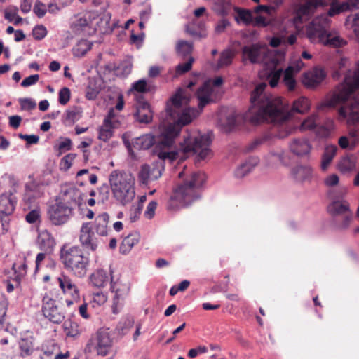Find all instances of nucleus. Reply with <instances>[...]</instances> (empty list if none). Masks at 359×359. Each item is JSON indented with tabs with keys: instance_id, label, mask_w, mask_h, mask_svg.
I'll list each match as a JSON object with an SVG mask.
<instances>
[{
	"instance_id": "obj_37",
	"label": "nucleus",
	"mask_w": 359,
	"mask_h": 359,
	"mask_svg": "<svg viewBox=\"0 0 359 359\" xmlns=\"http://www.w3.org/2000/svg\"><path fill=\"white\" fill-rule=\"evenodd\" d=\"M234 19L238 25H247V8L234 7Z\"/></svg>"
},
{
	"instance_id": "obj_44",
	"label": "nucleus",
	"mask_w": 359,
	"mask_h": 359,
	"mask_svg": "<svg viewBox=\"0 0 359 359\" xmlns=\"http://www.w3.org/2000/svg\"><path fill=\"white\" fill-rule=\"evenodd\" d=\"M18 102L22 110L31 111L36 108V103L34 100L29 97L20 98Z\"/></svg>"
},
{
	"instance_id": "obj_64",
	"label": "nucleus",
	"mask_w": 359,
	"mask_h": 359,
	"mask_svg": "<svg viewBox=\"0 0 359 359\" xmlns=\"http://www.w3.org/2000/svg\"><path fill=\"white\" fill-rule=\"evenodd\" d=\"M339 177L337 174H332L325 180V184L328 187L336 186L339 183Z\"/></svg>"
},
{
	"instance_id": "obj_49",
	"label": "nucleus",
	"mask_w": 359,
	"mask_h": 359,
	"mask_svg": "<svg viewBox=\"0 0 359 359\" xmlns=\"http://www.w3.org/2000/svg\"><path fill=\"white\" fill-rule=\"evenodd\" d=\"M137 106L135 111L151 109L149 103L144 100L142 95H135Z\"/></svg>"
},
{
	"instance_id": "obj_61",
	"label": "nucleus",
	"mask_w": 359,
	"mask_h": 359,
	"mask_svg": "<svg viewBox=\"0 0 359 359\" xmlns=\"http://www.w3.org/2000/svg\"><path fill=\"white\" fill-rule=\"evenodd\" d=\"M347 62V60L346 58H341L339 62H338V69L334 71L333 74H332V77L334 79H339L342 73H341V69L345 67L346 66V63Z\"/></svg>"
},
{
	"instance_id": "obj_45",
	"label": "nucleus",
	"mask_w": 359,
	"mask_h": 359,
	"mask_svg": "<svg viewBox=\"0 0 359 359\" xmlns=\"http://www.w3.org/2000/svg\"><path fill=\"white\" fill-rule=\"evenodd\" d=\"M33 12L39 18H43L47 13L46 4L40 0H36L34 5Z\"/></svg>"
},
{
	"instance_id": "obj_57",
	"label": "nucleus",
	"mask_w": 359,
	"mask_h": 359,
	"mask_svg": "<svg viewBox=\"0 0 359 359\" xmlns=\"http://www.w3.org/2000/svg\"><path fill=\"white\" fill-rule=\"evenodd\" d=\"M157 205V202L155 201H151L149 203L147 207V210L144 212V216L147 218L151 219L154 217Z\"/></svg>"
},
{
	"instance_id": "obj_21",
	"label": "nucleus",
	"mask_w": 359,
	"mask_h": 359,
	"mask_svg": "<svg viewBox=\"0 0 359 359\" xmlns=\"http://www.w3.org/2000/svg\"><path fill=\"white\" fill-rule=\"evenodd\" d=\"M57 281L64 293L70 292L74 299L79 298V290L69 276L62 274L61 276L57 278Z\"/></svg>"
},
{
	"instance_id": "obj_24",
	"label": "nucleus",
	"mask_w": 359,
	"mask_h": 359,
	"mask_svg": "<svg viewBox=\"0 0 359 359\" xmlns=\"http://www.w3.org/2000/svg\"><path fill=\"white\" fill-rule=\"evenodd\" d=\"M337 147L335 145H327L321 157L320 168L323 171H326L335 156Z\"/></svg>"
},
{
	"instance_id": "obj_56",
	"label": "nucleus",
	"mask_w": 359,
	"mask_h": 359,
	"mask_svg": "<svg viewBox=\"0 0 359 359\" xmlns=\"http://www.w3.org/2000/svg\"><path fill=\"white\" fill-rule=\"evenodd\" d=\"M39 79V74H32L27 77H25L21 82L20 85L22 87L27 88L30 86L36 84Z\"/></svg>"
},
{
	"instance_id": "obj_5",
	"label": "nucleus",
	"mask_w": 359,
	"mask_h": 359,
	"mask_svg": "<svg viewBox=\"0 0 359 359\" xmlns=\"http://www.w3.org/2000/svg\"><path fill=\"white\" fill-rule=\"evenodd\" d=\"M339 107L341 120L348 126H359V62L354 69H348L343 82L339 85L332 98L321 103L318 111Z\"/></svg>"
},
{
	"instance_id": "obj_29",
	"label": "nucleus",
	"mask_w": 359,
	"mask_h": 359,
	"mask_svg": "<svg viewBox=\"0 0 359 359\" xmlns=\"http://www.w3.org/2000/svg\"><path fill=\"white\" fill-rule=\"evenodd\" d=\"M356 166V158L353 155L346 156L338 163V169L343 173L353 170Z\"/></svg>"
},
{
	"instance_id": "obj_23",
	"label": "nucleus",
	"mask_w": 359,
	"mask_h": 359,
	"mask_svg": "<svg viewBox=\"0 0 359 359\" xmlns=\"http://www.w3.org/2000/svg\"><path fill=\"white\" fill-rule=\"evenodd\" d=\"M312 170L309 166L297 165L291 170L293 179L299 182H304L311 177Z\"/></svg>"
},
{
	"instance_id": "obj_26",
	"label": "nucleus",
	"mask_w": 359,
	"mask_h": 359,
	"mask_svg": "<svg viewBox=\"0 0 359 359\" xmlns=\"http://www.w3.org/2000/svg\"><path fill=\"white\" fill-rule=\"evenodd\" d=\"M38 239L39 241L40 249L46 253H51L55 245V240L48 231L42 232L39 234Z\"/></svg>"
},
{
	"instance_id": "obj_14",
	"label": "nucleus",
	"mask_w": 359,
	"mask_h": 359,
	"mask_svg": "<svg viewBox=\"0 0 359 359\" xmlns=\"http://www.w3.org/2000/svg\"><path fill=\"white\" fill-rule=\"evenodd\" d=\"M83 194L75 187H69L65 189H62L60 196L56 197L58 201L64 206L71 208V212H73L74 209L76 206L82 204Z\"/></svg>"
},
{
	"instance_id": "obj_28",
	"label": "nucleus",
	"mask_w": 359,
	"mask_h": 359,
	"mask_svg": "<svg viewBox=\"0 0 359 359\" xmlns=\"http://www.w3.org/2000/svg\"><path fill=\"white\" fill-rule=\"evenodd\" d=\"M109 220V215L107 212L99 215L95 220V231L96 233L102 236L107 235V224Z\"/></svg>"
},
{
	"instance_id": "obj_12",
	"label": "nucleus",
	"mask_w": 359,
	"mask_h": 359,
	"mask_svg": "<svg viewBox=\"0 0 359 359\" xmlns=\"http://www.w3.org/2000/svg\"><path fill=\"white\" fill-rule=\"evenodd\" d=\"M241 53L242 60L244 64L247 62V44L240 41H233L231 44V48L223 50L219 58L215 65V69L219 70L223 67L229 66L236 54Z\"/></svg>"
},
{
	"instance_id": "obj_58",
	"label": "nucleus",
	"mask_w": 359,
	"mask_h": 359,
	"mask_svg": "<svg viewBox=\"0 0 359 359\" xmlns=\"http://www.w3.org/2000/svg\"><path fill=\"white\" fill-rule=\"evenodd\" d=\"M271 136H262L256 138L250 144H248V152L256 149L260 144L266 142Z\"/></svg>"
},
{
	"instance_id": "obj_53",
	"label": "nucleus",
	"mask_w": 359,
	"mask_h": 359,
	"mask_svg": "<svg viewBox=\"0 0 359 359\" xmlns=\"http://www.w3.org/2000/svg\"><path fill=\"white\" fill-rule=\"evenodd\" d=\"M247 175V159L243 161L235 170L234 177L242 179Z\"/></svg>"
},
{
	"instance_id": "obj_46",
	"label": "nucleus",
	"mask_w": 359,
	"mask_h": 359,
	"mask_svg": "<svg viewBox=\"0 0 359 359\" xmlns=\"http://www.w3.org/2000/svg\"><path fill=\"white\" fill-rule=\"evenodd\" d=\"M97 346L109 348L111 346V341L107 333H97Z\"/></svg>"
},
{
	"instance_id": "obj_32",
	"label": "nucleus",
	"mask_w": 359,
	"mask_h": 359,
	"mask_svg": "<svg viewBox=\"0 0 359 359\" xmlns=\"http://www.w3.org/2000/svg\"><path fill=\"white\" fill-rule=\"evenodd\" d=\"M79 110L77 107H74L73 109H68L63 115L62 121L65 126H72L77 121L79 116Z\"/></svg>"
},
{
	"instance_id": "obj_48",
	"label": "nucleus",
	"mask_w": 359,
	"mask_h": 359,
	"mask_svg": "<svg viewBox=\"0 0 359 359\" xmlns=\"http://www.w3.org/2000/svg\"><path fill=\"white\" fill-rule=\"evenodd\" d=\"M349 136H340L339 139V145L342 149H353L356 145V140H350Z\"/></svg>"
},
{
	"instance_id": "obj_20",
	"label": "nucleus",
	"mask_w": 359,
	"mask_h": 359,
	"mask_svg": "<svg viewBox=\"0 0 359 359\" xmlns=\"http://www.w3.org/2000/svg\"><path fill=\"white\" fill-rule=\"evenodd\" d=\"M120 124V121L116 118L114 109L110 108L104 118L103 124L100 128L98 135H103L104 132L112 135L114 129L118 128Z\"/></svg>"
},
{
	"instance_id": "obj_38",
	"label": "nucleus",
	"mask_w": 359,
	"mask_h": 359,
	"mask_svg": "<svg viewBox=\"0 0 359 359\" xmlns=\"http://www.w3.org/2000/svg\"><path fill=\"white\" fill-rule=\"evenodd\" d=\"M346 25H351L353 28L355 36L359 41V13L348 16L346 19Z\"/></svg>"
},
{
	"instance_id": "obj_7",
	"label": "nucleus",
	"mask_w": 359,
	"mask_h": 359,
	"mask_svg": "<svg viewBox=\"0 0 359 359\" xmlns=\"http://www.w3.org/2000/svg\"><path fill=\"white\" fill-rule=\"evenodd\" d=\"M327 23L319 18L313 20L306 27V36L311 43H321L325 46L339 48L346 44V41L339 35L327 29Z\"/></svg>"
},
{
	"instance_id": "obj_30",
	"label": "nucleus",
	"mask_w": 359,
	"mask_h": 359,
	"mask_svg": "<svg viewBox=\"0 0 359 359\" xmlns=\"http://www.w3.org/2000/svg\"><path fill=\"white\" fill-rule=\"evenodd\" d=\"M231 6L230 0H215L212 10L218 15L225 17L229 14Z\"/></svg>"
},
{
	"instance_id": "obj_41",
	"label": "nucleus",
	"mask_w": 359,
	"mask_h": 359,
	"mask_svg": "<svg viewBox=\"0 0 359 359\" xmlns=\"http://www.w3.org/2000/svg\"><path fill=\"white\" fill-rule=\"evenodd\" d=\"M71 98V91L67 87H62L58 92V102L66 105Z\"/></svg>"
},
{
	"instance_id": "obj_54",
	"label": "nucleus",
	"mask_w": 359,
	"mask_h": 359,
	"mask_svg": "<svg viewBox=\"0 0 359 359\" xmlns=\"http://www.w3.org/2000/svg\"><path fill=\"white\" fill-rule=\"evenodd\" d=\"M20 348L22 351V356L30 355L32 353V344L29 343L27 339H22V341L20 343Z\"/></svg>"
},
{
	"instance_id": "obj_40",
	"label": "nucleus",
	"mask_w": 359,
	"mask_h": 359,
	"mask_svg": "<svg viewBox=\"0 0 359 359\" xmlns=\"http://www.w3.org/2000/svg\"><path fill=\"white\" fill-rule=\"evenodd\" d=\"M48 31L43 25H37L32 29V35L35 40L41 41L46 37Z\"/></svg>"
},
{
	"instance_id": "obj_25",
	"label": "nucleus",
	"mask_w": 359,
	"mask_h": 359,
	"mask_svg": "<svg viewBox=\"0 0 359 359\" xmlns=\"http://www.w3.org/2000/svg\"><path fill=\"white\" fill-rule=\"evenodd\" d=\"M194 50V43L191 41L179 40L175 46L176 54L183 59L192 57L191 55Z\"/></svg>"
},
{
	"instance_id": "obj_9",
	"label": "nucleus",
	"mask_w": 359,
	"mask_h": 359,
	"mask_svg": "<svg viewBox=\"0 0 359 359\" xmlns=\"http://www.w3.org/2000/svg\"><path fill=\"white\" fill-rule=\"evenodd\" d=\"M60 259L65 268L69 269L77 277L86 276L89 266V257L83 255L79 246H72L65 250V245L60 250Z\"/></svg>"
},
{
	"instance_id": "obj_6",
	"label": "nucleus",
	"mask_w": 359,
	"mask_h": 359,
	"mask_svg": "<svg viewBox=\"0 0 359 359\" xmlns=\"http://www.w3.org/2000/svg\"><path fill=\"white\" fill-rule=\"evenodd\" d=\"M206 176L202 172H194L186 178L182 184H180L174 189V193L170 197L171 202L170 209H175V201H179L184 206L190 205L194 201L201 198L199 189L206 182Z\"/></svg>"
},
{
	"instance_id": "obj_43",
	"label": "nucleus",
	"mask_w": 359,
	"mask_h": 359,
	"mask_svg": "<svg viewBox=\"0 0 359 359\" xmlns=\"http://www.w3.org/2000/svg\"><path fill=\"white\" fill-rule=\"evenodd\" d=\"M75 154H68L65 155L60 161V170L63 171H67L72 166V161L76 157Z\"/></svg>"
},
{
	"instance_id": "obj_17",
	"label": "nucleus",
	"mask_w": 359,
	"mask_h": 359,
	"mask_svg": "<svg viewBox=\"0 0 359 359\" xmlns=\"http://www.w3.org/2000/svg\"><path fill=\"white\" fill-rule=\"evenodd\" d=\"M326 76L323 68L316 67L304 74L302 83L307 88H314L323 82Z\"/></svg>"
},
{
	"instance_id": "obj_19",
	"label": "nucleus",
	"mask_w": 359,
	"mask_h": 359,
	"mask_svg": "<svg viewBox=\"0 0 359 359\" xmlns=\"http://www.w3.org/2000/svg\"><path fill=\"white\" fill-rule=\"evenodd\" d=\"M17 198L13 193H4L0 196V215L9 216L15 210Z\"/></svg>"
},
{
	"instance_id": "obj_16",
	"label": "nucleus",
	"mask_w": 359,
	"mask_h": 359,
	"mask_svg": "<svg viewBox=\"0 0 359 359\" xmlns=\"http://www.w3.org/2000/svg\"><path fill=\"white\" fill-rule=\"evenodd\" d=\"M247 121V113H244L243 116H240L236 112H232L224 118H220L219 124L221 128L226 133H230L236 130L240 126L242 122Z\"/></svg>"
},
{
	"instance_id": "obj_55",
	"label": "nucleus",
	"mask_w": 359,
	"mask_h": 359,
	"mask_svg": "<svg viewBox=\"0 0 359 359\" xmlns=\"http://www.w3.org/2000/svg\"><path fill=\"white\" fill-rule=\"evenodd\" d=\"M134 118L135 121H138L141 123H149L152 120L153 116H149L147 114H142L140 111H135L134 114Z\"/></svg>"
},
{
	"instance_id": "obj_33",
	"label": "nucleus",
	"mask_w": 359,
	"mask_h": 359,
	"mask_svg": "<svg viewBox=\"0 0 359 359\" xmlns=\"http://www.w3.org/2000/svg\"><path fill=\"white\" fill-rule=\"evenodd\" d=\"M92 48V43L87 40L80 41L77 46L73 48V54L76 57H83Z\"/></svg>"
},
{
	"instance_id": "obj_52",
	"label": "nucleus",
	"mask_w": 359,
	"mask_h": 359,
	"mask_svg": "<svg viewBox=\"0 0 359 359\" xmlns=\"http://www.w3.org/2000/svg\"><path fill=\"white\" fill-rule=\"evenodd\" d=\"M40 211L38 209L30 210L25 216V220L29 224H34L40 219Z\"/></svg>"
},
{
	"instance_id": "obj_18",
	"label": "nucleus",
	"mask_w": 359,
	"mask_h": 359,
	"mask_svg": "<svg viewBox=\"0 0 359 359\" xmlns=\"http://www.w3.org/2000/svg\"><path fill=\"white\" fill-rule=\"evenodd\" d=\"M93 236L94 232L92 230L90 223H83L81 228L79 240L84 248L95 251L97 248V242L96 238H93Z\"/></svg>"
},
{
	"instance_id": "obj_60",
	"label": "nucleus",
	"mask_w": 359,
	"mask_h": 359,
	"mask_svg": "<svg viewBox=\"0 0 359 359\" xmlns=\"http://www.w3.org/2000/svg\"><path fill=\"white\" fill-rule=\"evenodd\" d=\"M21 122L22 117L19 115H13L8 117V124L14 129H17L20 126Z\"/></svg>"
},
{
	"instance_id": "obj_27",
	"label": "nucleus",
	"mask_w": 359,
	"mask_h": 359,
	"mask_svg": "<svg viewBox=\"0 0 359 359\" xmlns=\"http://www.w3.org/2000/svg\"><path fill=\"white\" fill-rule=\"evenodd\" d=\"M89 279L94 286L97 287H104L108 281V276L104 269H100L93 273L90 276Z\"/></svg>"
},
{
	"instance_id": "obj_51",
	"label": "nucleus",
	"mask_w": 359,
	"mask_h": 359,
	"mask_svg": "<svg viewBox=\"0 0 359 359\" xmlns=\"http://www.w3.org/2000/svg\"><path fill=\"white\" fill-rule=\"evenodd\" d=\"M231 26V22L226 18L220 19L215 25V32L216 34H219L223 33L226 29Z\"/></svg>"
},
{
	"instance_id": "obj_42",
	"label": "nucleus",
	"mask_w": 359,
	"mask_h": 359,
	"mask_svg": "<svg viewBox=\"0 0 359 359\" xmlns=\"http://www.w3.org/2000/svg\"><path fill=\"white\" fill-rule=\"evenodd\" d=\"M132 69V64L129 61H124L117 65V76H126L128 75Z\"/></svg>"
},
{
	"instance_id": "obj_36",
	"label": "nucleus",
	"mask_w": 359,
	"mask_h": 359,
	"mask_svg": "<svg viewBox=\"0 0 359 359\" xmlns=\"http://www.w3.org/2000/svg\"><path fill=\"white\" fill-rule=\"evenodd\" d=\"M72 147V142L69 138H65L58 144L54 146V150L57 152V156H60L63 153L69 151Z\"/></svg>"
},
{
	"instance_id": "obj_22",
	"label": "nucleus",
	"mask_w": 359,
	"mask_h": 359,
	"mask_svg": "<svg viewBox=\"0 0 359 359\" xmlns=\"http://www.w3.org/2000/svg\"><path fill=\"white\" fill-rule=\"evenodd\" d=\"M130 90L135 92V95H143L144 93H154L156 90V86L149 83L146 79H141L132 84Z\"/></svg>"
},
{
	"instance_id": "obj_13",
	"label": "nucleus",
	"mask_w": 359,
	"mask_h": 359,
	"mask_svg": "<svg viewBox=\"0 0 359 359\" xmlns=\"http://www.w3.org/2000/svg\"><path fill=\"white\" fill-rule=\"evenodd\" d=\"M62 204L58 201V199H55V203L48 208V218L53 225L59 226L65 224L73 215L71 208L64 206Z\"/></svg>"
},
{
	"instance_id": "obj_1",
	"label": "nucleus",
	"mask_w": 359,
	"mask_h": 359,
	"mask_svg": "<svg viewBox=\"0 0 359 359\" xmlns=\"http://www.w3.org/2000/svg\"><path fill=\"white\" fill-rule=\"evenodd\" d=\"M267 84L265 81L257 84L251 93L250 99V107L248 106V122L258 124L261 122H269L282 126L285 130V135L292 133H303L312 130L317 127L329 135L335 128V123L331 118H326L324 123L320 125L318 116L312 114L300 123H294L292 116L294 113L304 114L310 109L308 99L301 97L292 102L290 107L289 103H285L282 98H273L267 95L265 89Z\"/></svg>"
},
{
	"instance_id": "obj_50",
	"label": "nucleus",
	"mask_w": 359,
	"mask_h": 359,
	"mask_svg": "<svg viewBox=\"0 0 359 359\" xmlns=\"http://www.w3.org/2000/svg\"><path fill=\"white\" fill-rule=\"evenodd\" d=\"M150 175V168L147 164H144L141 167L139 172V179L141 183L147 184Z\"/></svg>"
},
{
	"instance_id": "obj_2",
	"label": "nucleus",
	"mask_w": 359,
	"mask_h": 359,
	"mask_svg": "<svg viewBox=\"0 0 359 359\" xmlns=\"http://www.w3.org/2000/svg\"><path fill=\"white\" fill-rule=\"evenodd\" d=\"M123 142L129 154L135 155L133 149L146 150L153 147V154L159 159L177 160L180 154L196 155V161L206 159L212 155L210 146L213 136H184V141L177 144L175 137L177 136H136L130 142V136H121Z\"/></svg>"
},
{
	"instance_id": "obj_15",
	"label": "nucleus",
	"mask_w": 359,
	"mask_h": 359,
	"mask_svg": "<svg viewBox=\"0 0 359 359\" xmlns=\"http://www.w3.org/2000/svg\"><path fill=\"white\" fill-rule=\"evenodd\" d=\"M42 302V312L44 317L53 323H61L65 319V315L55 304V300L46 295Z\"/></svg>"
},
{
	"instance_id": "obj_31",
	"label": "nucleus",
	"mask_w": 359,
	"mask_h": 359,
	"mask_svg": "<svg viewBox=\"0 0 359 359\" xmlns=\"http://www.w3.org/2000/svg\"><path fill=\"white\" fill-rule=\"evenodd\" d=\"M134 325V319L132 316H128L121 319L117 324L116 330L120 335H125L127 332Z\"/></svg>"
},
{
	"instance_id": "obj_62",
	"label": "nucleus",
	"mask_w": 359,
	"mask_h": 359,
	"mask_svg": "<svg viewBox=\"0 0 359 359\" xmlns=\"http://www.w3.org/2000/svg\"><path fill=\"white\" fill-rule=\"evenodd\" d=\"M185 31L191 36L198 37L199 39L205 38L207 36L206 33L197 31L194 27H191L188 25H187Z\"/></svg>"
},
{
	"instance_id": "obj_63",
	"label": "nucleus",
	"mask_w": 359,
	"mask_h": 359,
	"mask_svg": "<svg viewBox=\"0 0 359 359\" xmlns=\"http://www.w3.org/2000/svg\"><path fill=\"white\" fill-rule=\"evenodd\" d=\"M99 194L102 196V202L104 203L109 199V189L108 185L103 184L99 189Z\"/></svg>"
},
{
	"instance_id": "obj_10",
	"label": "nucleus",
	"mask_w": 359,
	"mask_h": 359,
	"mask_svg": "<svg viewBox=\"0 0 359 359\" xmlns=\"http://www.w3.org/2000/svg\"><path fill=\"white\" fill-rule=\"evenodd\" d=\"M109 180L114 197L122 205H124L134 198L135 195L133 187L135 180L132 175L126 177L121 175L119 177L118 171L114 170L110 174Z\"/></svg>"
},
{
	"instance_id": "obj_35",
	"label": "nucleus",
	"mask_w": 359,
	"mask_h": 359,
	"mask_svg": "<svg viewBox=\"0 0 359 359\" xmlns=\"http://www.w3.org/2000/svg\"><path fill=\"white\" fill-rule=\"evenodd\" d=\"M88 26V22L87 19L86 18L81 17L72 21L70 27L75 34H78L81 32L83 31Z\"/></svg>"
},
{
	"instance_id": "obj_11",
	"label": "nucleus",
	"mask_w": 359,
	"mask_h": 359,
	"mask_svg": "<svg viewBox=\"0 0 359 359\" xmlns=\"http://www.w3.org/2000/svg\"><path fill=\"white\" fill-rule=\"evenodd\" d=\"M327 211L331 216L332 224L336 228L345 229L348 227L352 219V212L347 202L334 201L327 206Z\"/></svg>"
},
{
	"instance_id": "obj_47",
	"label": "nucleus",
	"mask_w": 359,
	"mask_h": 359,
	"mask_svg": "<svg viewBox=\"0 0 359 359\" xmlns=\"http://www.w3.org/2000/svg\"><path fill=\"white\" fill-rule=\"evenodd\" d=\"M140 238V235L138 232L135 231L130 233L123 240L124 244H126L130 249L137 244Z\"/></svg>"
},
{
	"instance_id": "obj_39",
	"label": "nucleus",
	"mask_w": 359,
	"mask_h": 359,
	"mask_svg": "<svg viewBox=\"0 0 359 359\" xmlns=\"http://www.w3.org/2000/svg\"><path fill=\"white\" fill-rule=\"evenodd\" d=\"M95 88L101 91L104 88V79L100 76L99 77H92L88 79V88Z\"/></svg>"
},
{
	"instance_id": "obj_34",
	"label": "nucleus",
	"mask_w": 359,
	"mask_h": 359,
	"mask_svg": "<svg viewBox=\"0 0 359 359\" xmlns=\"http://www.w3.org/2000/svg\"><path fill=\"white\" fill-rule=\"evenodd\" d=\"M195 59L194 57H189L184 62L179 63L175 67V76L182 75L192 69L193 63Z\"/></svg>"
},
{
	"instance_id": "obj_3",
	"label": "nucleus",
	"mask_w": 359,
	"mask_h": 359,
	"mask_svg": "<svg viewBox=\"0 0 359 359\" xmlns=\"http://www.w3.org/2000/svg\"><path fill=\"white\" fill-rule=\"evenodd\" d=\"M204 81L196 91L198 100V109L188 106L189 98L182 88H178L166 102L165 111L168 116L174 119V123H169L166 132L158 135H180L182 127L191 123L203 111L204 107L214 102L212 94L215 87H221L224 83L222 76H216L212 81Z\"/></svg>"
},
{
	"instance_id": "obj_8",
	"label": "nucleus",
	"mask_w": 359,
	"mask_h": 359,
	"mask_svg": "<svg viewBox=\"0 0 359 359\" xmlns=\"http://www.w3.org/2000/svg\"><path fill=\"white\" fill-rule=\"evenodd\" d=\"M289 151H281L273 153L279 161L285 166H289L297 161V160L309 158L312 144L306 136H297L288 144Z\"/></svg>"
},
{
	"instance_id": "obj_4",
	"label": "nucleus",
	"mask_w": 359,
	"mask_h": 359,
	"mask_svg": "<svg viewBox=\"0 0 359 359\" xmlns=\"http://www.w3.org/2000/svg\"><path fill=\"white\" fill-rule=\"evenodd\" d=\"M285 53L283 50L269 49L260 47L254 50L248 46V60L252 63H262V69L259 71L262 79L268 81L271 88L278 86L280 79L289 91H294L297 86L294 77L304 66L301 59H298L287 66L286 69L277 68L285 60Z\"/></svg>"
},
{
	"instance_id": "obj_59",
	"label": "nucleus",
	"mask_w": 359,
	"mask_h": 359,
	"mask_svg": "<svg viewBox=\"0 0 359 359\" xmlns=\"http://www.w3.org/2000/svg\"><path fill=\"white\" fill-rule=\"evenodd\" d=\"M208 348L205 346H199L196 348H191L188 351L187 356L190 358H196L198 354L205 353Z\"/></svg>"
}]
</instances>
